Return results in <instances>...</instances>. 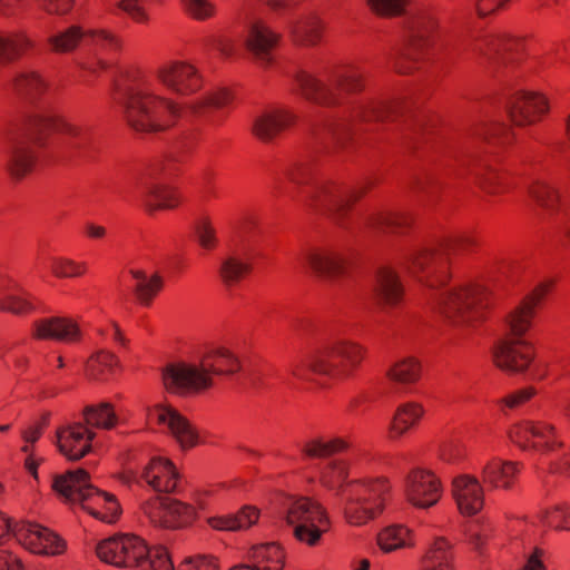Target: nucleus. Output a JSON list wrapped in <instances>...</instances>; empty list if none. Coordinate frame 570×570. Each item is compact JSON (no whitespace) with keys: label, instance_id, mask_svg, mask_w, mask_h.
Wrapping results in <instances>:
<instances>
[{"label":"nucleus","instance_id":"1","mask_svg":"<svg viewBox=\"0 0 570 570\" xmlns=\"http://www.w3.org/2000/svg\"><path fill=\"white\" fill-rule=\"evenodd\" d=\"M142 72L129 67L115 75L110 97L120 109L121 119L135 134H157L169 128L167 117L179 115L178 105L170 99L140 88Z\"/></svg>","mask_w":570,"mask_h":570},{"label":"nucleus","instance_id":"2","mask_svg":"<svg viewBox=\"0 0 570 570\" xmlns=\"http://www.w3.org/2000/svg\"><path fill=\"white\" fill-rule=\"evenodd\" d=\"M51 489L63 503H79L85 512L102 523L115 524L122 515L117 497L94 485L85 468L53 475Z\"/></svg>","mask_w":570,"mask_h":570},{"label":"nucleus","instance_id":"3","mask_svg":"<svg viewBox=\"0 0 570 570\" xmlns=\"http://www.w3.org/2000/svg\"><path fill=\"white\" fill-rule=\"evenodd\" d=\"M479 246L480 239L473 234L444 237L413 256L411 272L430 288L446 286L452 279L451 258L471 253Z\"/></svg>","mask_w":570,"mask_h":570},{"label":"nucleus","instance_id":"4","mask_svg":"<svg viewBox=\"0 0 570 570\" xmlns=\"http://www.w3.org/2000/svg\"><path fill=\"white\" fill-rule=\"evenodd\" d=\"M365 355L366 348L361 344L341 341L303 356L292 365L291 372L299 380H308L311 375L346 380L360 368Z\"/></svg>","mask_w":570,"mask_h":570},{"label":"nucleus","instance_id":"5","mask_svg":"<svg viewBox=\"0 0 570 570\" xmlns=\"http://www.w3.org/2000/svg\"><path fill=\"white\" fill-rule=\"evenodd\" d=\"M499 298L482 284H468L440 295L435 311L455 325L484 323Z\"/></svg>","mask_w":570,"mask_h":570},{"label":"nucleus","instance_id":"6","mask_svg":"<svg viewBox=\"0 0 570 570\" xmlns=\"http://www.w3.org/2000/svg\"><path fill=\"white\" fill-rule=\"evenodd\" d=\"M55 132L79 139L73 147L77 148L82 156H89L94 150L90 131L85 127L67 121L63 117L31 115L24 120L23 136L37 147H46L48 139Z\"/></svg>","mask_w":570,"mask_h":570},{"label":"nucleus","instance_id":"7","mask_svg":"<svg viewBox=\"0 0 570 570\" xmlns=\"http://www.w3.org/2000/svg\"><path fill=\"white\" fill-rule=\"evenodd\" d=\"M148 553L146 540L134 533H116L96 546L99 560L117 568H138L147 564Z\"/></svg>","mask_w":570,"mask_h":570},{"label":"nucleus","instance_id":"8","mask_svg":"<svg viewBox=\"0 0 570 570\" xmlns=\"http://www.w3.org/2000/svg\"><path fill=\"white\" fill-rule=\"evenodd\" d=\"M440 19L431 7L411 11L404 21V45L407 55L429 57L436 43Z\"/></svg>","mask_w":570,"mask_h":570},{"label":"nucleus","instance_id":"9","mask_svg":"<svg viewBox=\"0 0 570 570\" xmlns=\"http://www.w3.org/2000/svg\"><path fill=\"white\" fill-rule=\"evenodd\" d=\"M305 206L340 228H351L352 217L346 196L342 186L335 181L328 180L316 186L306 197Z\"/></svg>","mask_w":570,"mask_h":570},{"label":"nucleus","instance_id":"10","mask_svg":"<svg viewBox=\"0 0 570 570\" xmlns=\"http://www.w3.org/2000/svg\"><path fill=\"white\" fill-rule=\"evenodd\" d=\"M141 510L150 522L164 529H183L191 525L197 519L193 504L167 497L155 495L141 504Z\"/></svg>","mask_w":570,"mask_h":570},{"label":"nucleus","instance_id":"11","mask_svg":"<svg viewBox=\"0 0 570 570\" xmlns=\"http://www.w3.org/2000/svg\"><path fill=\"white\" fill-rule=\"evenodd\" d=\"M161 381L167 393L185 395L187 392L199 393L213 386V379L185 362L168 363L161 370Z\"/></svg>","mask_w":570,"mask_h":570},{"label":"nucleus","instance_id":"12","mask_svg":"<svg viewBox=\"0 0 570 570\" xmlns=\"http://www.w3.org/2000/svg\"><path fill=\"white\" fill-rule=\"evenodd\" d=\"M507 110L514 126H534L549 115L550 102L542 92L518 90L509 98Z\"/></svg>","mask_w":570,"mask_h":570},{"label":"nucleus","instance_id":"13","mask_svg":"<svg viewBox=\"0 0 570 570\" xmlns=\"http://www.w3.org/2000/svg\"><path fill=\"white\" fill-rule=\"evenodd\" d=\"M443 487L440 478L429 469L414 468L405 478V499L417 509L434 507L442 498Z\"/></svg>","mask_w":570,"mask_h":570},{"label":"nucleus","instance_id":"14","mask_svg":"<svg viewBox=\"0 0 570 570\" xmlns=\"http://www.w3.org/2000/svg\"><path fill=\"white\" fill-rule=\"evenodd\" d=\"M535 357L534 345L525 340L507 337L493 352V363L509 375L527 372Z\"/></svg>","mask_w":570,"mask_h":570},{"label":"nucleus","instance_id":"15","mask_svg":"<svg viewBox=\"0 0 570 570\" xmlns=\"http://www.w3.org/2000/svg\"><path fill=\"white\" fill-rule=\"evenodd\" d=\"M315 150L322 155H333L355 149V131L343 120H327L313 131Z\"/></svg>","mask_w":570,"mask_h":570},{"label":"nucleus","instance_id":"16","mask_svg":"<svg viewBox=\"0 0 570 570\" xmlns=\"http://www.w3.org/2000/svg\"><path fill=\"white\" fill-rule=\"evenodd\" d=\"M552 282L538 284L529 294H527L510 313L505 316V323L509 327V335L515 340L522 337L532 327V321L535 317V308L546 298L552 288Z\"/></svg>","mask_w":570,"mask_h":570},{"label":"nucleus","instance_id":"17","mask_svg":"<svg viewBox=\"0 0 570 570\" xmlns=\"http://www.w3.org/2000/svg\"><path fill=\"white\" fill-rule=\"evenodd\" d=\"M461 166V175L471 177L474 184L489 195L504 194L510 188L509 175L493 168L479 156L465 157Z\"/></svg>","mask_w":570,"mask_h":570},{"label":"nucleus","instance_id":"18","mask_svg":"<svg viewBox=\"0 0 570 570\" xmlns=\"http://www.w3.org/2000/svg\"><path fill=\"white\" fill-rule=\"evenodd\" d=\"M21 541L32 553L60 556L67 550L66 540L53 530L30 521H19Z\"/></svg>","mask_w":570,"mask_h":570},{"label":"nucleus","instance_id":"19","mask_svg":"<svg viewBox=\"0 0 570 570\" xmlns=\"http://www.w3.org/2000/svg\"><path fill=\"white\" fill-rule=\"evenodd\" d=\"M157 423L166 424L181 451H188L204 443L198 429L191 421L170 404H156Z\"/></svg>","mask_w":570,"mask_h":570},{"label":"nucleus","instance_id":"20","mask_svg":"<svg viewBox=\"0 0 570 570\" xmlns=\"http://www.w3.org/2000/svg\"><path fill=\"white\" fill-rule=\"evenodd\" d=\"M31 337L35 341L79 344L83 340V334L75 318L69 316H50L33 323Z\"/></svg>","mask_w":570,"mask_h":570},{"label":"nucleus","instance_id":"21","mask_svg":"<svg viewBox=\"0 0 570 570\" xmlns=\"http://www.w3.org/2000/svg\"><path fill=\"white\" fill-rule=\"evenodd\" d=\"M306 261L313 274L323 281L341 279L352 269V262L345 255L326 247L311 249Z\"/></svg>","mask_w":570,"mask_h":570},{"label":"nucleus","instance_id":"22","mask_svg":"<svg viewBox=\"0 0 570 570\" xmlns=\"http://www.w3.org/2000/svg\"><path fill=\"white\" fill-rule=\"evenodd\" d=\"M404 286L399 273L391 266L376 269L373 285V297L380 308H395L404 299Z\"/></svg>","mask_w":570,"mask_h":570},{"label":"nucleus","instance_id":"23","mask_svg":"<svg viewBox=\"0 0 570 570\" xmlns=\"http://www.w3.org/2000/svg\"><path fill=\"white\" fill-rule=\"evenodd\" d=\"M39 163L38 151L23 141L11 145L3 169L11 184H20L30 177Z\"/></svg>","mask_w":570,"mask_h":570},{"label":"nucleus","instance_id":"24","mask_svg":"<svg viewBox=\"0 0 570 570\" xmlns=\"http://www.w3.org/2000/svg\"><path fill=\"white\" fill-rule=\"evenodd\" d=\"M158 77L165 86L179 95H191L203 86V80L197 69L184 61H176L160 68Z\"/></svg>","mask_w":570,"mask_h":570},{"label":"nucleus","instance_id":"25","mask_svg":"<svg viewBox=\"0 0 570 570\" xmlns=\"http://www.w3.org/2000/svg\"><path fill=\"white\" fill-rule=\"evenodd\" d=\"M141 478L156 492L169 494L177 490L180 473L169 458L153 456L144 468Z\"/></svg>","mask_w":570,"mask_h":570},{"label":"nucleus","instance_id":"26","mask_svg":"<svg viewBox=\"0 0 570 570\" xmlns=\"http://www.w3.org/2000/svg\"><path fill=\"white\" fill-rule=\"evenodd\" d=\"M452 495L462 515L473 517L483 509V489L476 478L472 475L455 476L452 481Z\"/></svg>","mask_w":570,"mask_h":570},{"label":"nucleus","instance_id":"27","mask_svg":"<svg viewBox=\"0 0 570 570\" xmlns=\"http://www.w3.org/2000/svg\"><path fill=\"white\" fill-rule=\"evenodd\" d=\"M406 100L404 98L372 99L360 105L356 118L361 122H394L404 116Z\"/></svg>","mask_w":570,"mask_h":570},{"label":"nucleus","instance_id":"28","mask_svg":"<svg viewBox=\"0 0 570 570\" xmlns=\"http://www.w3.org/2000/svg\"><path fill=\"white\" fill-rule=\"evenodd\" d=\"M296 81L302 96L313 104L326 108L340 107L344 104L343 96L334 91L333 87L304 70L296 73Z\"/></svg>","mask_w":570,"mask_h":570},{"label":"nucleus","instance_id":"29","mask_svg":"<svg viewBox=\"0 0 570 570\" xmlns=\"http://www.w3.org/2000/svg\"><path fill=\"white\" fill-rule=\"evenodd\" d=\"M295 122V116L286 110L265 112L254 120L252 134L263 144L277 138Z\"/></svg>","mask_w":570,"mask_h":570},{"label":"nucleus","instance_id":"30","mask_svg":"<svg viewBox=\"0 0 570 570\" xmlns=\"http://www.w3.org/2000/svg\"><path fill=\"white\" fill-rule=\"evenodd\" d=\"M80 429L81 422H76L56 430L58 451L70 462L80 461L92 451L89 442L83 444V432Z\"/></svg>","mask_w":570,"mask_h":570},{"label":"nucleus","instance_id":"31","mask_svg":"<svg viewBox=\"0 0 570 570\" xmlns=\"http://www.w3.org/2000/svg\"><path fill=\"white\" fill-rule=\"evenodd\" d=\"M286 522L289 525L317 523L330 527V519L325 508L308 497H302L291 504L286 513Z\"/></svg>","mask_w":570,"mask_h":570},{"label":"nucleus","instance_id":"32","mask_svg":"<svg viewBox=\"0 0 570 570\" xmlns=\"http://www.w3.org/2000/svg\"><path fill=\"white\" fill-rule=\"evenodd\" d=\"M411 214L393 210H380L370 214L365 219V226L383 234H405L413 226Z\"/></svg>","mask_w":570,"mask_h":570},{"label":"nucleus","instance_id":"33","mask_svg":"<svg viewBox=\"0 0 570 570\" xmlns=\"http://www.w3.org/2000/svg\"><path fill=\"white\" fill-rule=\"evenodd\" d=\"M200 367L207 375H234L242 370V362L233 351L220 346L203 355Z\"/></svg>","mask_w":570,"mask_h":570},{"label":"nucleus","instance_id":"34","mask_svg":"<svg viewBox=\"0 0 570 570\" xmlns=\"http://www.w3.org/2000/svg\"><path fill=\"white\" fill-rule=\"evenodd\" d=\"M119 357L110 351L101 350L92 354L85 364V375L88 380L106 382L121 373Z\"/></svg>","mask_w":570,"mask_h":570},{"label":"nucleus","instance_id":"35","mask_svg":"<svg viewBox=\"0 0 570 570\" xmlns=\"http://www.w3.org/2000/svg\"><path fill=\"white\" fill-rule=\"evenodd\" d=\"M181 195L177 188L169 185H151L144 199V207L147 214L154 215L156 212L170 210L179 207Z\"/></svg>","mask_w":570,"mask_h":570},{"label":"nucleus","instance_id":"36","mask_svg":"<svg viewBox=\"0 0 570 570\" xmlns=\"http://www.w3.org/2000/svg\"><path fill=\"white\" fill-rule=\"evenodd\" d=\"M248 559L259 570H283L286 552L279 542L257 543L250 547Z\"/></svg>","mask_w":570,"mask_h":570},{"label":"nucleus","instance_id":"37","mask_svg":"<svg viewBox=\"0 0 570 570\" xmlns=\"http://www.w3.org/2000/svg\"><path fill=\"white\" fill-rule=\"evenodd\" d=\"M424 415L422 404L407 402L397 406L389 426V439L397 440L414 428Z\"/></svg>","mask_w":570,"mask_h":570},{"label":"nucleus","instance_id":"38","mask_svg":"<svg viewBox=\"0 0 570 570\" xmlns=\"http://www.w3.org/2000/svg\"><path fill=\"white\" fill-rule=\"evenodd\" d=\"M48 83L37 71L22 72L13 78V90L21 99L35 104L48 91Z\"/></svg>","mask_w":570,"mask_h":570},{"label":"nucleus","instance_id":"39","mask_svg":"<svg viewBox=\"0 0 570 570\" xmlns=\"http://www.w3.org/2000/svg\"><path fill=\"white\" fill-rule=\"evenodd\" d=\"M323 33V21L317 16H308L294 23L292 41L298 47H314L321 42Z\"/></svg>","mask_w":570,"mask_h":570},{"label":"nucleus","instance_id":"40","mask_svg":"<svg viewBox=\"0 0 570 570\" xmlns=\"http://www.w3.org/2000/svg\"><path fill=\"white\" fill-rule=\"evenodd\" d=\"M351 443L344 438H333L324 441L323 438H315L305 442L301 450L304 459H327L335 454L350 450Z\"/></svg>","mask_w":570,"mask_h":570},{"label":"nucleus","instance_id":"41","mask_svg":"<svg viewBox=\"0 0 570 570\" xmlns=\"http://www.w3.org/2000/svg\"><path fill=\"white\" fill-rule=\"evenodd\" d=\"M82 416L90 428L111 430L117 426L119 417L115 405L111 402L86 405L82 409Z\"/></svg>","mask_w":570,"mask_h":570},{"label":"nucleus","instance_id":"42","mask_svg":"<svg viewBox=\"0 0 570 570\" xmlns=\"http://www.w3.org/2000/svg\"><path fill=\"white\" fill-rule=\"evenodd\" d=\"M254 267L250 263L240 261L235 256L224 259L218 268V276L226 289L237 287L243 281L250 276Z\"/></svg>","mask_w":570,"mask_h":570},{"label":"nucleus","instance_id":"43","mask_svg":"<svg viewBox=\"0 0 570 570\" xmlns=\"http://www.w3.org/2000/svg\"><path fill=\"white\" fill-rule=\"evenodd\" d=\"M389 381L396 384H415L422 376V364L419 358L407 356L395 362L385 373Z\"/></svg>","mask_w":570,"mask_h":570},{"label":"nucleus","instance_id":"44","mask_svg":"<svg viewBox=\"0 0 570 570\" xmlns=\"http://www.w3.org/2000/svg\"><path fill=\"white\" fill-rule=\"evenodd\" d=\"M530 198L542 209L556 215L560 210V193L558 188L543 180H535L529 186Z\"/></svg>","mask_w":570,"mask_h":570},{"label":"nucleus","instance_id":"45","mask_svg":"<svg viewBox=\"0 0 570 570\" xmlns=\"http://www.w3.org/2000/svg\"><path fill=\"white\" fill-rule=\"evenodd\" d=\"M366 76L356 69H344L335 72L332 78L334 91L341 96L360 95L366 89Z\"/></svg>","mask_w":570,"mask_h":570},{"label":"nucleus","instance_id":"46","mask_svg":"<svg viewBox=\"0 0 570 570\" xmlns=\"http://www.w3.org/2000/svg\"><path fill=\"white\" fill-rule=\"evenodd\" d=\"M510 440L522 450L533 449L541 453L557 451L563 446L562 442L557 441H533L530 439L524 421L514 424L509 431Z\"/></svg>","mask_w":570,"mask_h":570},{"label":"nucleus","instance_id":"47","mask_svg":"<svg viewBox=\"0 0 570 570\" xmlns=\"http://www.w3.org/2000/svg\"><path fill=\"white\" fill-rule=\"evenodd\" d=\"M279 36L267 28L262 21L253 23L247 39L248 49L255 55L269 52L278 42Z\"/></svg>","mask_w":570,"mask_h":570},{"label":"nucleus","instance_id":"48","mask_svg":"<svg viewBox=\"0 0 570 570\" xmlns=\"http://www.w3.org/2000/svg\"><path fill=\"white\" fill-rule=\"evenodd\" d=\"M30 48L32 42L26 35L0 36V63L18 60Z\"/></svg>","mask_w":570,"mask_h":570},{"label":"nucleus","instance_id":"49","mask_svg":"<svg viewBox=\"0 0 570 570\" xmlns=\"http://www.w3.org/2000/svg\"><path fill=\"white\" fill-rule=\"evenodd\" d=\"M518 471L515 462L507 461L501 464H491L483 471V481L494 488L508 489Z\"/></svg>","mask_w":570,"mask_h":570},{"label":"nucleus","instance_id":"50","mask_svg":"<svg viewBox=\"0 0 570 570\" xmlns=\"http://www.w3.org/2000/svg\"><path fill=\"white\" fill-rule=\"evenodd\" d=\"M234 100V94L230 89L223 87L207 92L189 107L195 115L205 114L206 109H222Z\"/></svg>","mask_w":570,"mask_h":570},{"label":"nucleus","instance_id":"51","mask_svg":"<svg viewBox=\"0 0 570 570\" xmlns=\"http://www.w3.org/2000/svg\"><path fill=\"white\" fill-rule=\"evenodd\" d=\"M317 175L316 163L313 159H299L287 166L285 177L297 186L312 184Z\"/></svg>","mask_w":570,"mask_h":570},{"label":"nucleus","instance_id":"52","mask_svg":"<svg viewBox=\"0 0 570 570\" xmlns=\"http://www.w3.org/2000/svg\"><path fill=\"white\" fill-rule=\"evenodd\" d=\"M85 33L80 26L72 24L65 31L49 38L51 49L56 53H68L73 51L78 46Z\"/></svg>","mask_w":570,"mask_h":570},{"label":"nucleus","instance_id":"53","mask_svg":"<svg viewBox=\"0 0 570 570\" xmlns=\"http://www.w3.org/2000/svg\"><path fill=\"white\" fill-rule=\"evenodd\" d=\"M409 532V529L401 524L385 527L377 533L376 543L383 552H392L405 546V534Z\"/></svg>","mask_w":570,"mask_h":570},{"label":"nucleus","instance_id":"54","mask_svg":"<svg viewBox=\"0 0 570 570\" xmlns=\"http://www.w3.org/2000/svg\"><path fill=\"white\" fill-rule=\"evenodd\" d=\"M411 0H366L370 11L384 19L399 18L405 14Z\"/></svg>","mask_w":570,"mask_h":570},{"label":"nucleus","instance_id":"55","mask_svg":"<svg viewBox=\"0 0 570 570\" xmlns=\"http://www.w3.org/2000/svg\"><path fill=\"white\" fill-rule=\"evenodd\" d=\"M193 233L197 244L206 250H214L218 245L216 229L209 216L205 215L193 223Z\"/></svg>","mask_w":570,"mask_h":570},{"label":"nucleus","instance_id":"56","mask_svg":"<svg viewBox=\"0 0 570 570\" xmlns=\"http://www.w3.org/2000/svg\"><path fill=\"white\" fill-rule=\"evenodd\" d=\"M428 560L430 562H438L443 566L454 564L455 557L453 552V546L443 535L434 538L432 544L430 546L421 561Z\"/></svg>","mask_w":570,"mask_h":570},{"label":"nucleus","instance_id":"57","mask_svg":"<svg viewBox=\"0 0 570 570\" xmlns=\"http://www.w3.org/2000/svg\"><path fill=\"white\" fill-rule=\"evenodd\" d=\"M384 510V504L381 502L375 508H365L360 505L358 502L348 501L344 509L346 521L352 525H362L370 520L375 519Z\"/></svg>","mask_w":570,"mask_h":570},{"label":"nucleus","instance_id":"58","mask_svg":"<svg viewBox=\"0 0 570 570\" xmlns=\"http://www.w3.org/2000/svg\"><path fill=\"white\" fill-rule=\"evenodd\" d=\"M164 279L163 276L156 272L148 282L137 283L134 288L136 299L142 306H150L154 298L163 291Z\"/></svg>","mask_w":570,"mask_h":570},{"label":"nucleus","instance_id":"59","mask_svg":"<svg viewBox=\"0 0 570 570\" xmlns=\"http://www.w3.org/2000/svg\"><path fill=\"white\" fill-rule=\"evenodd\" d=\"M382 178L377 175H371L358 181L353 188L345 193L351 217L357 203L364 199L372 190L379 187Z\"/></svg>","mask_w":570,"mask_h":570},{"label":"nucleus","instance_id":"60","mask_svg":"<svg viewBox=\"0 0 570 570\" xmlns=\"http://www.w3.org/2000/svg\"><path fill=\"white\" fill-rule=\"evenodd\" d=\"M50 271L57 278L79 277L87 273V265L70 258H55L50 265Z\"/></svg>","mask_w":570,"mask_h":570},{"label":"nucleus","instance_id":"61","mask_svg":"<svg viewBox=\"0 0 570 570\" xmlns=\"http://www.w3.org/2000/svg\"><path fill=\"white\" fill-rule=\"evenodd\" d=\"M500 61L504 65L519 62L524 56V43L508 36H500Z\"/></svg>","mask_w":570,"mask_h":570},{"label":"nucleus","instance_id":"62","mask_svg":"<svg viewBox=\"0 0 570 570\" xmlns=\"http://www.w3.org/2000/svg\"><path fill=\"white\" fill-rule=\"evenodd\" d=\"M328 529L330 527L317 523H298L294 528V537L296 540L313 547L320 542L322 534L328 531Z\"/></svg>","mask_w":570,"mask_h":570},{"label":"nucleus","instance_id":"63","mask_svg":"<svg viewBox=\"0 0 570 570\" xmlns=\"http://www.w3.org/2000/svg\"><path fill=\"white\" fill-rule=\"evenodd\" d=\"M410 187L413 191L435 196L441 191L443 183L434 175L423 173L412 178Z\"/></svg>","mask_w":570,"mask_h":570},{"label":"nucleus","instance_id":"64","mask_svg":"<svg viewBox=\"0 0 570 570\" xmlns=\"http://www.w3.org/2000/svg\"><path fill=\"white\" fill-rule=\"evenodd\" d=\"M179 570H220L219 560L212 554L188 557L180 563Z\"/></svg>","mask_w":570,"mask_h":570}]
</instances>
